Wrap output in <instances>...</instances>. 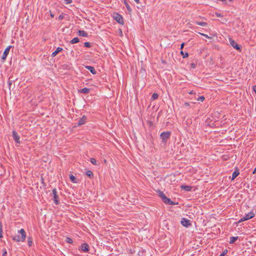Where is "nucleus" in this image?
<instances>
[{"mask_svg": "<svg viewBox=\"0 0 256 256\" xmlns=\"http://www.w3.org/2000/svg\"><path fill=\"white\" fill-rule=\"evenodd\" d=\"M81 248L84 252H88V246L86 244H82L81 245Z\"/></svg>", "mask_w": 256, "mask_h": 256, "instance_id": "11", "label": "nucleus"}, {"mask_svg": "<svg viewBox=\"0 0 256 256\" xmlns=\"http://www.w3.org/2000/svg\"><path fill=\"white\" fill-rule=\"evenodd\" d=\"M210 14L214 16V15L216 16L217 17H222V15L220 13H218V12H216L214 13V14Z\"/></svg>", "mask_w": 256, "mask_h": 256, "instance_id": "26", "label": "nucleus"}, {"mask_svg": "<svg viewBox=\"0 0 256 256\" xmlns=\"http://www.w3.org/2000/svg\"><path fill=\"white\" fill-rule=\"evenodd\" d=\"M238 236H231L230 238V240L229 242L231 244H234L238 239Z\"/></svg>", "mask_w": 256, "mask_h": 256, "instance_id": "18", "label": "nucleus"}, {"mask_svg": "<svg viewBox=\"0 0 256 256\" xmlns=\"http://www.w3.org/2000/svg\"><path fill=\"white\" fill-rule=\"evenodd\" d=\"M181 188L186 191H190L191 190V186H188L182 185L181 186Z\"/></svg>", "mask_w": 256, "mask_h": 256, "instance_id": "19", "label": "nucleus"}, {"mask_svg": "<svg viewBox=\"0 0 256 256\" xmlns=\"http://www.w3.org/2000/svg\"><path fill=\"white\" fill-rule=\"evenodd\" d=\"M66 4H70L72 2V0H65Z\"/></svg>", "mask_w": 256, "mask_h": 256, "instance_id": "35", "label": "nucleus"}, {"mask_svg": "<svg viewBox=\"0 0 256 256\" xmlns=\"http://www.w3.org/2000/svg\"><path fill=\"white\" fill-rule=\"evenodd\" d=\"M137 4L139 3V0H134Z\"/></svg>", "mask_w": 256, "mask_h": 256, "instance_id": "44", "label": "nucleus"}, {"mask_svg": "<svg viewBox=\"0 0 256 256\" xmlns=\"http://www.w3.org/2000/svg\"><path fill=\"white\" fill-rule=\"evenodd\" d=\"M2 224L1 222H0V238L2 237Z\"/></svg>", "mask_w": 256, "mask_h": 256, "instance_id": "25", "label": "nucleus"}, {"mask_svg": "<svg viewBox=\"0 0 256 256\" xmlns=\"http://www.w3.org/2000/svg\"><path fill=\"white\" fill-rule=\"evenodd\" d=\"M158 196L162 198V201L166 204H174V202H172L170 198H168L164 194L160 191L158 192Z\"/></svg>", "mask_w": 256, "mask_h": 256, "instance_id": "2", "label": "nucleus"}, {"mask_svg": "<svg viewBox=\"0 0 256 256\" xmlns=\"http://www.w3.org/2000/svg\"><path fill=\"white\" fill-rule=\"evenodd\" d=\"M86 120V116H84L78 121V125L81 126L85 124Z\"/></svg>", "mask_w": 256, "mask_h": 256, "instance_id": "12", "label": "nucleus"}, {"mask_svg": "<svg viewBox=\"0 0 256 256\" xmlns=\"http://www.w3.org/2000/svg\"><path fill=\"white\" fill-rule=\"evenodd\" d=\"M28 245L30 246L32 244V240L31 238H28Z\"/></svg>", "mask_w": 256, "mask_h": 256, "instance_id": "23", "label": "nucleus"}, {"mask_svg": "<svg viewBox=\"0 0 256 256\" xmlns=\"http://www.w3.org/2000/svg\"><path fill=\"white\" fill-rule=\"evenodd\" d=\"M256 172V168L254 169V170L252 172V174H254Z\"/></svg>", "mask_w": 256, "mask_h": 256, "instance_id": "42", "label": "nucleus"}, {"mask_svg": "<svg viewBox=\"0 0 256 256\" xmlns=\"http://www.w3.org/2000/svg\"><path fill=\"white\" fill-rule=\"evenodd\" d=\"M62 50V48H60V47H58V48L56 49V50L52 53V56H53V57H54V56H56V54H57L58 52H61Z\"/></svg>", "mask_w": 256, "mask_h": 256, "instance_id": "13", "label": "nucleus"}, {"mask_svg": "<svg viewBox=\"0 0 256 256\" xmlns=\"http://www.w3.org/2000/svg\"><path fill=\"white\" fill-rule=\"evenodd\" d=\"M184 105H185L186 106H189V104H188V102H185V103H184Z\"/></svg>", "mask_w": 256, "mask_h": 256, "instance_id": "43", "label": "nucleus"}, {"mask_svg": "<svg viewBox=\"0 0 256 256\" xmlns=\"http://www.w3.org/2000/svg\"><path fill=\"white\" fill-rule=\"evenodd\" d=\"M52 195H53V200L54 202V203L56 204H59L58 196L57 194V190L56 188H54L52 190Z\"/></svg>", "mask_w": 256, "mask_h": 256, "instance_id": "6", "label": "nucleus"}, {"mask_svg": "<svg viewBox=\"0 0 256 256\" xmlns=\"http://www.w3.org/2000/svg\"><path fill=\"white\" fill-rule=\"evenodd\" d=\"M184 43L182 44L181 46H180V49H182L184 48Z\"/></svg>", "mask_w": 256, "mask_h": 256, "instance_id": "40", "label": "nucleus"}, {"mask_svg": "<svg viewBox=\"0 0 256 256\" xmlns=\"http://www.w3.org/2000/svg\"><path fill=\"white\" fill-rule=\"evenodd\" d=\"M124 4H126V6L127 9L128 10V11L130 12L131 10V8H130V6H129V4L126 2H124Z\"/></svg>", "mask_w": 256, "mask_h": 256, "instance_id": "31", "label": "nucleus"}, {"mask_svg": "<svg viewBox=\"0 0 256 256\" xmlns=\"http://www.w3.org/2000/svg\"><path fill=\"white\" fill-rule=\"evenodd\" d=\"M224 254H225V253H222V254H220V256H224Z\"/></svg>", "mask_w": 256, "mask_h": 256, "instance_id": "47", "label": "nucleus"}, {"mask_svg": "<svg viewBox=\"0 0 256 256\" xmlns=\"http://www.w3.org/2000/svg\"><path fill=\"white\" fill-rule=\"evenodd\" d=\"M114 18L119 24H124V21H123V20H122V16L120 14H114Z\"/></svg>", "mask_w": 256, "mask_h": 256, "instance_id": "7", "label": "nucleus"}, {"mask_svg": "<svg viewBox=\"0 0 256 256\" xmlns=\"http://www.w3.org/2000/svg\"><path fill=\"white\" fill-rule=\"evenodd\" d=\"M86 68L90 70L92 74H96V71L94 67L92 66H86Z\"/></svg>", "mask_w": 256, "mask_h": 256, "instance_id": "14", "label": "nucleus"}, {"mask_svg": "<svg viewBox=\"0 0 256 256\" xmlns=\"http://www.w3.org/2000/svg\"><path fill=\"white\" fill-rule=\"evenodd\" d=\"M86 174L87 176H89V177H90V176H93V173L92 171L90 170H88L86 172Z\"/></svg>", "mask_w": 256, "mask_h": 256, "instance_id": "24", "label": "nucleus"}, {"mask_svg": "<svg viewBox=\"0 0 256 256\" xmlns=\"http://www.w3.org/2000/svg\"><path fill=\"white\" fill-rule=\"evenodd\" d=\"M78 34L82 36H88V34L84 30H79L78 32Z\"/></svg>", "mask_w": 256, "mask_h": 256, "instance_id": "17", "label": "nucleus"}, {"mask_svg": "<svg viewBox=\"0 0 256 256\" xmlns=\"http://www.w3.org/2000/svg\"><path fill=\"white\" fill-rule=\"evenodd\" d=\"M209 35H210L208 36L209 39H210L211 38H214V36H216V38L217 37L216 34V32L213 33L212 34H211L209 32Z\"/></svg>", "mask_w": 256, "mask_h": 256, "instance_id": "27", "label": "nucleus"}, {"mask_svg": "<svg viewBox=\"0 0 256 256\" xmlns=\"http://www.w3.org/2000/svg\"><path fill=\"white\" fill-rule=\"evenodd\" d=\"M66 242L68 243L72 244V240L70 238H67Z\"/></svg>", "mask_w": 256, "mask_h": 256, "instance_id": "33", "label": "nucleus"}, {"mask_svg": "<svg viewBox=\"0 0 256 256\" xmlns=\"http://www.w3.org/2000/svg\"><path fill=\"white\" fill-rule=\"evenodd\" d=\"M90 90L89 88H82L78 90L79 92L84 93V94H88L90 92Z\"/></svg>", "mask_w": 256, "mask_h": 256, "instance_id": "16", "label": "nucleus"}, {"mask_svg": "<svg viewBox=\"0 0 256 256\" xmlns=\"http://www.w3.org/2000/svg\"><path fill=\"white\" fill-rule=\"evenodd\" d=\"M70 178L71 181L72 182H74V183H77L76 178L74 176L70 175Z\"/></svg>", "mask_w": 256, "mask_h": 256, "instance_id": "20", "label": "nucleus"}, {"mask_svg": "<svg viewBox=\"0 0 256 256\" xmlns=\"http://www.w3.org/2000/svg\"><path fill=\"white\" fill-rule=\"evenodd\" d=\"M196 23L200 25V26H206V23L205 22H196Z\"/></svg>", "mask_w": 256, "mask_h": 256, "instance_id": "28", "label": "nucleus"}, {"mask_svg": "<svg viewBox=\"0 0 256 256\" xmlns=\"http://www.w3.org/2000/svg\"><path fill=\"white\" fill-rule=\"evenodd\" d=\"M181 224L182 226L188 227L190 225V221L186 218H183L181 220Z\"/></svg>", "mask_w": 256, "mask_h": 256, "instance_id": "10", "label": "nucleus"}, {"mask_svg": "<svg viewBox=\"0 0 256 256\" xmlns=\"http://www.w3.org/2000/svg\"><path fill=\"white\" fill-rule=\"evenodd\" d=\"M199 34L202 35V36H204L205 37H206V38H208V35L206 34H202V33H200V32H198Z\"/></svg>", "mask_w": 256, "mask_h": 256, "instance_id": "36", "label": "nucleus"}, {"mask_svg": "<svg viewBox=\"0 0 256 256\" xmlns=\"http://www.w3.org/2000/svg\"><path fill=\"white\" fill-rule=\"evenodd\" d=\"M90 162L94 165H96V160L95 158H91L90 160Z\"/></svg>", "mask_w": 256, "mask_h": 256, "instance_id": "29", "label": "nucleus"}, {"mask_svg": "<svg viewBox=\"0 0 256 256\" xmlns=\"http://www.w3.org/2000/svg\"><path fill=\"white\" fill-rule=\"evenodd\" d=\"M63 18H64V16H63L62 15H60V16H59V17H58V18H59L60 20H62V19H63Z\"/></svg>", "mask_w": 256, "mask_h": 256, "instance_id": "38", "label": "nucleus"}, {"mask_svg": "<svg viewBox=\"0 0 256 256\" xmlns=\"http://www.w3.org/2000/svg\"><path fill=\"white\" fill-rule=\"evenodd\" d=\"M198 100L203 102L204 100V97L203 96H200L198 99Z\"/></svg>", "mask_w": 256, "mask_h": 256, "instance_id": "32", "label": "nucleus"}, {"mask_svg": "<svg viewBox=\"0 0 256 256\" xmlns=\"http://www.w3.org/2000/svg\"><path fill=\"white\" fill-rule=\"evenodd\" d=\"M18 233L20 234L21 236H20L18 235L14 236L12 238V240L14 241H16V242H24L25 241L26 238V233L24 231V230L22 228L20 229L18 231Z\"/></svg>", "mask_w": 256, "mask_h": 256, "instance_id": "1", "label": "nucleus"}, {"mask_svg": "<svg viewBox=\"0 0 256 256\" xmlns=\"http://www.w3.org/2000/svg\"><path fill=\"white\" fill-rule=\"evenodd\" d=\"M180 54L183 56V58H186V57H188V54L187 52H186V53H185V54H184V52H183V51H182V50L180 52Z\"/></svg>", "mask_w": 256, "mask_h": 256, "instance_id": "30", "label": "nucleus"}, {"mask_svg": "<svg viewBox=\"0 0 256 256\" xmlns=\"http://www.w3.org/2000/svg\"><path fill=\"white\" fill-rule=\"evenodd\" d=\"M230 45L236 50H240V46L232 38L229 39Z\"/></svg>", "mask_w": 256, "mask_h": 256, "instance_id": "5", "label": "nucleus"}, {"mask_svg": "<svg viewBox=\"0 0 256 256\" xmlns=\"http://www.w3.org/2000/svg\"><path fill=\"white\" fill-rule=\"evenodd\" d=\"M12 134L14 140L18 144L20 143V136L15 131H13Z\"/></svg>", "mask_w": 256, "mask_h": 256, "instance_id": "9", "label": "nucleus"}, {"mask_svg": "<svg viewBox=\"0 0 256 256\" xmlns=\"http://www.w3.org/2000/svg\"><path fill=\"white\" fill-rule=\"evenodd\" d=\"M6 254H7V252H6V250H5L2 254V256H6Z\"/></svg>", "mask_w": 256, "mask_h": 256, "instance_id": "39", "label": "nucleus"}, {"mask_svg": "<svg viewBox=\"0 0 256 256\" xmlns=\"http://www.w3.org/2000/svg\"><path fill=\"white\" fill-rule=\"evenodd\" d=\"M158 94L156 93H154L152 95V100H156V98H158Z\"/></svg>", "mask_w": 256, "mask_h": 256, "instance_id": "22", "label": "nucleus"}, {"mask_svg": "<svg viewBox=\"0 0 256 256\" xmlns=\"http://www.w3.org/2000/svg\"><path fill=\"white\" fill-rule=\"evenodd\" d=\"M84 46H86V47H87V48H89L90 47V43L88 42H86L84 43Z\"/></svg>", "mask_w": 256, "mask_h": 256, "instance_id": "34", "label": "nucleus"}, {"mask_svg": "<svg viewBox=\"0 0 256 256\" xmlns=\"http://www.w3.org/2000/svg\"><path fill=\"white\" fill-rule=\"evenodd\" d=\"M50 16H51L52 18H54V14L51 13L50 14Z\"/></svg>", "mask_w": 256, "mask_h": 256, "instance_id": "45", "label": "nucleus"}, {"mask_svg": "<svg viewBox=\"0 0 256 256\" xmlns=\"http://www.w3.org/2000/svg\"><path fill=\"white\" fill-rule=\"evenodd\" d=\"M170 134H171L170 132H164L160 134V137L164 144H166V142L170 138Z\"/></svg>", "mask_w": 256, "mask_h": 256, "instance_id": "3", "label": "nucleus"}, {"mask_svg": "<svg viewBox=\"0 0 256 256\" xmlns=\"http://www.w3.org/2000/svg\"><path fill=\"white\" fill-rule=\"evenodd\" d=\"M78 42L79 39L78 38H74L72 40H71L70 43L72 44H74Z\"/></svg>", "mask_w": 256, "mask_h": 256, "instance_id": "21", "label": "nucleus"}, {"mask_svg": "<svg viewBox=\"0 0 256 256\" xmlns=\"http://www.w3.org/2000/svg\"><path fill=\"white\" fill-rule=\"evenodd\" d=\"M240 172L238 170H235L232 174V180H234V178H236V177L239 174Z\"/></svg>", "mask_w": 256, "mask_h": 256, "instance_id": "15", "label": "nucleus"}, {"mask_svg": "<svg viewBox=\"0 0 256 256\" xmlns=\"http://www.w3.org/2000/svg\"><path fill=\"white\" fill-rule=\"evenodd\" d=\"M253 90L254 92L256 94V85L254 86H253Z\"/></svg>", "mask_w": 256, "mask_h": 256, "instance_id": "37", "label": "nucleus"}, {"mask_svg": "<svg viewBox=\"0 0 256 256\" xmlns=\"http://www.w3.org/2000/svg\"><path fill=\"white\" fill-rule=\"evenodd\" d=\"M254 216V214L252 211L250 212L249 213L246 214L238 222H244L247 220H248L250 218H253Z\"/></svg>", "mask_w": 256, "mask_h": 256, "instance_id": "4", "label": "nucleus"}, {"mask_svg": "<svg viewBox=\"0 0 256 256\" xmlns=\"http://www.w3.org/2000/svg\"><path fill=\"white\" fill-rule=\"evenodd\" d=\"M12 46H8L4 50V53H3V54L2 56V58L3 60H5L6 59V58L7 56L8 55L9 52H10V50Z\"/></svg>", "mask_w": 256, "mask_h": 256, "instance_id": "8", "label": "nucleus"}, {"mask_svg": "<svg viewBox=\"0 0 256 256\" xmlns=\"http://www.w3.org/2000/svg\"><path fill=\"white\" fill-rule=\"evenodd\" d=\"M194 92H193V91H190V92H189V94H193Z\"/></svg>", "mask_w": 256, "mask_h": 256, "instance_id": "46", "label": "nucleus"}, {"mask_svg": "<svg viewBox=\"0 0 256 256\" xmlns=\"http://www.w3.org/2000/svg\"><path fill=\"white\" fill-rule=\"evenodd\" d=\"M191 67L192 68H195V64H191Z\"/></svg>", "mask_w": 256, "mask_h": 256, "instance_id": "41", "label": "nucleus"}]
</instances>
